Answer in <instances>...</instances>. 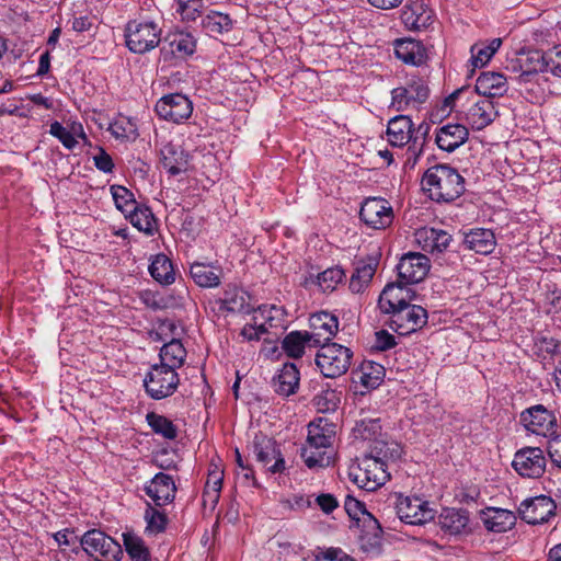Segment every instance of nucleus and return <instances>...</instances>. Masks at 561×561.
Instances as JSON below:
<instances>
[{"label": "nucleus", "instance_id": "obj_51", "mask_svg": "<svg viewBox=\"0 0 561 561\" xmlns=\"http://www.w3.org/2000/svg\"><path fill=\"white\" fill-rule=\"evenodd\" d=\"M254 316L262 320L260 323H265L267 330L271 328H283L284 310L280 307L274 305L262 306L255 311Z\"/></svg>", "mask_w": 561, "mask_h": 561}, {"label": "nucleus", "instance_id": "obj_47", "mask_svg": "<svg viewBox=\"0 0 561 561\" xmlns=\"http://www.w3.org/2000/svg\"><path fill=\"white\" fill-rule=\"evenodd\" d=\"M146 420L151 430L163 438L174 439L178 436L176 426L168 417L154 412H149L146 415Z\"/></svg>", "mask_w": 561, "mask_h": 561}, {"label": "nucleus", "instance_id": "obj_45", "mask_svg": "<svg viewBox=\"0 0 561 561\" xmlns=\"http://www.w3.org/2000/svg\"><path fill=\"white\" fill-rule=\"evenodd\" d=\"M376 263H359L350 279V289L353 293H362L373 279L376 272Z\"/></svg>", "mask_w": 561, "mask_h": 561}, {"label": "nucleus", "instance_id": "obj_27", "mask_svg": "<svg viewBox=\"0 0 561 561\" xmlns=\"http://www.w3.org/2000/svg\"><path fill=\"white\" fill-rule=\"evenodd\" d=\"M161 163L169 174L179 175L190 169V154L181 146L169 142L161 149Z\"/></svg>", "mask_w": 561, "mask_h": 561}, {"label": "nucleus", "instance_id": "obj_22", "mask_svg": "<svg viewBox=\"0 0 561 561\" xmlns=\"http://www.w3.org/2000/svg\"><path fill=\"white\" fill-rule=\"evenodd\" d=\"M508 90L507 79L501 72L483 71L476 80L472 91L483 99L492 100L503 96Z\"/></svg>", "mask_w": 561, "mask_h": 561}, {"label": "nucleus", "instance_id": "obj_61", "mask_svg": "<svg viewBox=\"0 0 561 561\" xmlns=\"http://www.w3.org/2000/svg\"><path fill=\"white\" fill-rule=\"evenodd\" d=\"M314 503L324 514L332 513L339 506L336 497L330 493H321L314 497Z\"/></svg>", "mask_w": 561, "mask_h": 561}, {"label": "nucleus", "instance_id": "obj_18", "mask_svg": "<svg viewBox=\"0 0 561 561\" xmlns=\"http://www.w3.org/2000/svg\"><path fill=\"white\" fill-rule=\"evenodd\" d=\"M556 504L546 495L536 496L523 501L518 513L526 523L537 525L547 522L554 515Z\"/></svg>", "mask_w": 561, "mask_h": 561}, {"label": "nucleus", "instance_id": "obj_48", "mask_svg": "<svg viewBox=\"0 0 561 561\" xmlns=\"http://www.w3.org/2000/svg\"><path fill=\"white\" fill-rule=\"evenodd\" d=\"M108 130L116 139H136L138 136L136 123L127 117L119 115L113 123L110 124Z\"/></svg>", "mask_w": 561, "mask_h": 561}, {"label": "nucleus", "instance_id": "obj_33", "mask_svg": "<svg viewBox=\"0 0 561 561\" xmlns=\"http://www.w3.org/2000/svg\"><path fill=\"white\" fill-rule=\"evenodd\" d=\"M518 91L525 94L530 102H539L543 98V81H547L540 73H517L514 77Z\"/></svg>", "mask_w": 561, "mask_h": 561}, {"label": "nucleus", "instance_id": "obj_14", "mask_svg": "<svg viewBox=\"0 0 561 561\" xmlns=\"http://www.w3.org/2000/svg\"><path fill=\"white\" fill-rule=\"evenodd\" d=\"M397 515L399 518L411 525H422L432 520L435 512L426 501L417 496L399 495L396 502Z\"/></svg>", "mask_w": 561, "mask_h": 561}, {"label": "nucleus", "instance_id": "obj_17", "mask_svg": "<svg viewBox=\"0 0 561 561\" xmlns=\"http://www.w3.org/2000/svg\"><path fill=\"white\" fill-rule=\"evenodd\" d=\"M430 268L428 257L417 252L404 254L397 265L399 279L408 285L422 282L430 272Z\"/></svg>", "mask_w": 561, "mask_h": 561}, {"label": "nucleus", "instance_id": "obj_8", "mask_svg": "<svg viewBox=\"0 0 561 561\" xmlns=\"http://www.w3.org/2000/svg\"><path fill=\"white\" fill-rule=\"evenodd\" d=\"M428 95L430 89L426 82L421 78H411L404 87H398L391 91V107L397 112L417 110L426 102Z\"/></svg>", "mask_w": 561, "mask_h": 561}, {"label": "nucleus", "instance_id": "obj_28", "mask_svg": "<svg viewBox=\"0 0 561 561\" xmlns=\"http://www.w3.org/2000/svg\"><path fill=\"white\" fill-rule=\"evenodd\" d=\"M469 137L468 128L461 124H447L436 131L435 141L439 149L453 152L463 145Z\"/></svg>", "mask_w": 561, "mask_h": 561}, {"label": "nucleus", "instance_id": "obj_9", "mask_svg": "<svg viewBox=\"0 0 561 561\" xmlns=\"http://www.w3.org/2000/svg\"><path fill=\"white\" fill-rule=\"evenodd\" d=\"M520 422L528 432L547 437L558 434V421L554 413L542 404L533 405L520 413Z\"/></svg>", "mask_w": 561, "mask_h": 561}, {"label": "nucleus", "instance_id": "obj_49", "mask_svg": "<svg viewBox=\"0 0 561 561\" xmlns=\"http://www.w3.org/2000/svg\"><path fill=\"white\" fill-rule=\"evenodd\" d=\"M111 194L114 199L116 208L125 216L137 207L138 203L135 199L134 193L122 185H112Z\"/></svg>", "mask_w": 561, "mask_h": 561}, {"label": "nucleus", "instance_id": "obj_55", "mask_svg": "<svg viewBox=\"0 0 561 561\" xmlns=\"http://www.w3.org/2000/svg\"><path fill=\"white\" fill-rule=\"evenodd\" d=\"M312 402L319 412L325 413L336 409L339 397L334 390L328 389L314 396Z\"/></svg>", "mask_w": 561, "mask_h": 561}, {"label": "nucleus", "instance_id": "obj_30", "mask_svg": "<svg viewBox=\"0 0 561 561\" xmlns=\"http://www.w3.org/2000/svg\"><path fill=\"white\" fill-rule=\"evenodd\" d=\"M546 51L533 49L520 51L512 61V71L516 73H542L546 72Z\"/></svg>", "mask_w": 561, "mask_h": 561}, {"label": "nucleus", "instance_id": "obj_23", "mask_svg": "<svg viewBox=\"0 0 561 561\" xmlns=\"http://www.w3.org/2000/svg\"><path fill=\"white\" fill-rule=\"evenodd\" d=\"M190 275L194 283L202 288H217L224 276L222 267L217 263L193 262Z\"/></svg>", "mask_w": 561, "mask_h": 561}, {"label": "nucleus", "instance_id": "obj_41", "mask_svg": "<svg viewBox=\"0 0 561 561\" xmlns=\"http://www.w3.org/2000/svg\"><path fill=\"white\" fill-rule=\"evenodd\" d=\"M430 126L427 124H421L417 127L416 133H422V137L417 135L414 136L413 140L408 144L407 151L404 153V168L414 169L417 164L420 158L423 154L424 146L426 144V135L428 133Z\"/></svg>", "mask_w": 561, "mask_h": 561}, {"label": "nucleus", "instance_id": "obj_46", "mask_svg": "<svg viewBox=\"0 0 561 561\" xmlns=\"http://www.w3.org/2000/svg\"><path fill=\"white\" fill-rule=\"evenodd\" d=\"M202 25L209 34H222L231 30L232 20L226 13L210 11L203 18Z\"/></svg>", "mask_w": 561, "mask_h": 561}, {"label": "nucleus", "instance_id": "obj_56", "mask_svg": "<svg viewBox=\"0 0 561 561\" xmlns=\"http://www.w3.org/2000/svg\"><path fill=\"white\" fill-rule=\"evenodd\" d=\"M344 508L352 519L359 520L360 516H367L371 522L377 524V520L373 517V515L366 511L364 503L351 495L346 496Z\"/></svg>", "mask_w": 561, "mask_h": 561}, {"label": "nucleus", "instance_id": "obj_37", "mask_svg": "<svg viewBox=\"0 0 561 561\" xmlns=\"http://www.w3.org/2000/svg\"><path fill=\"white\" fill-rule=\"evenodd\" d=\"M159 357L160 364L176 370L184 364L186 350L180 340L172 339L161 347Z\"/></svg>", "mask_w": 561, "mask_h": 561}, {"label": "nucleus", "instance_id": "obj_13", "mask_svg": "<svg viewBox=\"0 0 561 561\" xmlns=\"http://www.w3.org/2000/svg\"><path fill=\"white\" fill-rule=\"evenodd\" d=\"M154 110L160 118L180 124L191 117L193 104L186 95L172 93L162 96L157 102Z\"/></svg>", "mask_w": 561, "mask_h": 561}, {"label": "nucleus", "instance_id": "obj_64", "mask_svg": "<svg viewBox=\"0 0 561 561\" xmlns=\"http://www.w3.org/2000/svg\"><path fill=\"white\" fill-rule=\"evenodd\" d=\"M548 454L551 461L559 468H561V435H553L551 439L548 440Z\"/></svg>", "mask_w": 561, "mask_h": 561}, {"label": "nucleus", "instance_id": "obj_19", "mask_svg": "<svg viewBox=\"0 0 561 561\" xmlns=\"http://www.w3.org/2000/svg\"><path fill=\"white\" fill-rule=\"evenodd\" d=\"M309 336H311L313 346H321L328 344L337 333L339 320L337 318L328 312L321 311L310 317Z\"/></svg>", "mask_w": 561, "mask_h": 561}, {"label": "nucleus", "instance_id": "obj_12", "mask_svg": "<svg viewBox=\"0 0 561 561\" xmlns=\"http://www.w3.org/2000/svg\"><path fill=\"white\" fill-rule=\"evenodd\" d=\"M512 466L519 476L537 479L545 473L547 459L541 448L524 447L515 453Z\"/></svg>", "mask_w": 561, "mask_h": 561}, {"label": "nucleus", "instance_id": "obj_50", "mask_svg": "<svg viewBox=\"0 0 561 561\" xmlns=\"http://www.w3.org/2000/svg\"><path fill=\"white\" fill-rule=\"evenodd\" d=\"M144 518L146 520V533L157 535L165 529L168 518L165 513L158 511L150 503L147 504Z\"/></svg>", "mask_w": 561, "mask_h": 561}, {"label": "nucleus", "instance_id": "obj_5", "mask_svg": "<svg viewBox=\"0 0 561 561\" xmlns=\"http://www.w3.org/2000/svg\"><path fill=\"white\" fill-rule=\"evenodd\" d=\"M180 377L176 370L162 364H154L144 378L146 393L153 400L171 397L178 389Z\"/></svg>", "mask_w": 561, "mask_h": 561}, {"label": "nucleus", "instance_id": "obj_4", "mask_svg": "<svg viewBox=\"0 0 561 561\" xmlns=\"http://www.w3.org/2000/svg\"><path fill=\"white\" fill-rule=\"evenodd\" d=\"M126 45L135 54H145L156 48L161 41V27L146 20H134L125 28Z\"/></svg>", "mask_w": 561, "mask_h": 561}, {"label": "nucleus", "instance_id": "obj_63", "mask_svg": "<svg viewBox=\"0 0 561 561\" xmlns=\"http://www.w3.org/2000/svg\"><path fill=\"white\" fill-rule=\"evenodd\" d=\"M356 430L360 437L364 439L370 438V435L376 434L380 430L378 420H362L357 422Z\"/></svg>", "mask_w": 561, "mask_h": 561}, {"label": "nucleus", "instance_id": "obj_52", "mask_svg": "<svg viewBox=\"0 0 561 561\" xmlns=\"http://www.w3.org/2000/svg\"><path fill=\"white\" fill-rule=\"evenodd\" d=\"M383 375L381 365L368 363L362 367L360 383L367 389H376L381 383Z\"/></svg>", "mask_w": 561, "mask_h": 561}, {"label": "nucleus", "instance_id": "obj_6", "mask_svg": "<svg viewBox=\"0 0 561 561\" xmlns=\"http://www.w3.org/2000/svg\"><path fill=\"white\" fill-rule=\"evenodd\" d=\"M353 481L366 491H375L390 478L387 463L379 457L365 456L350 473Z\"/></svg>", "mask_w": 561, "mask_h": 561}, {"label": "nucleus", "instance_id": "obj_44", "mask_svg": "<svg viewBox=\"0 0 561 561\" xmlns=\"http://www.w3.org/2000/svg\"><path fill=\"white\" fill-rule=\"evenodd\" d=\"M331 448L319 446H302L300 456L306 466L310 469L316 467H327L331 462Z\"/></svg>", "mask_w": 561, "mask_h": 561}, {"label": "nucleus", "instance_id": "obj_58", "mask_svg": "<svg viewBox=\"0 0 561 561\" xmlns=\"http://www.w3.org/2000/svg\"><path fill=\"white\" fill-rule=\"evenodd\" d=\"M49 134L57 138L62 146L69 150L73 149L78 144V140L71 136L68 128L57 121L50 124Z\"/></svg>", "mask_w": 561, "mask_h": 561}, {"label": "nucleus", "instance_id": "obj_29", "mask_svg": "<svg viewBox=\"0 0 561 561\" xmlns=\"http://www.w3.org/2000/svg\"><path fill=\"white\" fill-rule=\"evenodd\" d=\"M335 425L325 417H318L308 425V436L304 446L331 448L335 437Z\"/></svg>", "mask_w": 561, "mask_h": 561}, {"label": "nucleus", "instance_id": "obj_57", "mask_svg": "<svg viewBox=\"0 0 561 561\" xmlns=\"http://www.w3.org/2000/svg\"><path fill=\"white\" fill-rule=\"evenodd\" d=\"M546 72L561 79V45H556L546 51Z\"/></svg>", "mask_w": 561, "mask_h": 561}, {"label": "nucleus", "instance_id": "obj_32", "mask_svg": "<svg viewBox=\"0 0 561 561\" xmlns=\"http://www.w3.org/2000/svg\"><path fill=\"white\" fill-rule=\"evenodd\" d=\"M394 54L398 59L412 66H420L426 59L425 47L414 39H397L394 43Z\"/></svg>", "mask_w": 561, "mask_h": 561}, {"label": "nucleus", "instance_id": "obj_7", "mask_svg": "<svg viewBox=\"0 0 561 561\" xmlns=\"http://www.w3.org/2000/svg\"><path fill=\"white\" fill-rule=\"evenodd\" d=\"M80 545L96 561H118L123 556L121 545L100 529L85 531Z\"/></svg>", "mask_w": 561, "mask_h": 561}, {"label": "nucleus", "instance_id": "obj_60", "mask_svg": "<svg viewBox=\"0 0 561 561\" xmlns=\"http://www.w3.org/2000/svg\"><path fill=\"white\" fill-rule=\"evenodd\" d=\"M471 61L473 67H483L494 55L495 48L493 47H478L473 46Z\"/></svg>", "mask_w": 561, "mask_h": 561}, {"label": "nucleus", "instance_id": "obj_20", "mask_svg": "<svg viewBox=\"0 0 561 561\" xmlns=\"http://www.w3.org/2000/svg\"><path fill=\"white\" fill-rule=\"evenodd\" d=\"M401 21L408 30L420 31L434 22V13L423 0H409L401 11Z\"/></svg>", "mask_w": 561, "mask_h": 561}, {"label": "nucleus", "instance_id": "obj_21", "mask_svg": "<svg viewBox=\"0 0 561 561\" xmlns=\"http://www.w3.org/2000/svg\"><path fill=\"white\" fill-rule=\"evenodd\" d=\"M145 492L156 506H164L173 502L176 486L171 476L159 472L145 485Z\"/></svg>", "mask_w": 561, "mask_h": 561}, {"label": "nucleus", "instance_id": "obj_16", "mask_svg": "<svg viewBox=\"0 0 561 561\" xmlns=\"http://www.w3.org/2000/svg\"><path fill=\"white\" fill-rule=\"evenodd\" d=\"M360 219L374 229H385L393 220V209L388 201L380 197H369L362 204Z\"/></svg>", "mask_w": 561, "mask_h": 561}, {"label": "nucleus", "instance_id": "obj_10", "mask_svg": "<svg viewBox=\"0 0 561 561\" xmlns=\"http://www.w3.org/2000/svg\"><path fill=\"white\" fill-rule=\"evenodd\" d=\"M427 319L426 309L410 302L390 316L389 327L400 335H408L422 329Z\"/></svg>", "mask_w": 561, "mask_h": 561}, {"label": "nucleus", "instance_id": "obj_59", "mask_svg": "<svg viewBox=\"0 0 561 561\" xmlns=\"http://www.w3.org/2000/svg\"><path fill=\"white\" fill-rule=\"evenodd\" d=\"M254 324H245L241 330V335L247 341H259L261 336L267 333L265 323H259V317H253Z\"/></svg>", "mask_w": 561, "mask_h": 561}, {"label": "nucleus", "instance_id": "obj_54", "mask_svg": "<svg viewBox=\"0 0 561 561\" xmlns=\"http://www.w3.org/2000/svg\"><path fill=\"white\" fill-rule=\"evenodd\" d=\"M203 8V0H176L175 11L183 21H195L199 16Z\"/></svg>", "mask_w": 561, "mask_h": 561}, {"label": "nucleus", "instance_id": "obj_26", "mask_svg": "<svg viewBox=\"0 0 561 561\" xmlns=\"http://www.w3.org/2000/svg\"><path fill=\"white\" fill-rule=\"evenodd\" d=\"M415 242L426 252H443L451 241V236L442 229L423 227L414 233Z\"/></svg>", "mask_w": 561, "mask_h": 561}, {"label": "nucleus", "instance_id": "obj_40", "mask_svg": "<svg viewBox=\"0 0 561 561\" xmlns=\"http://www.w3.org/2000/svg\"><path fill=\"white\" fill-rule=\"evenodd\" d=\"M515 516L512 512L502 508H490L483 519L488 530L504 533L514 525Z\"/></svg>", "mask_w": 561, "mask_h": 561}, {"label": "nucleus", "instance_id": "obj_25", "mask_svg": "<svg viewBox=\"0 0 561 561\" xmlns=\"http://www.w3.org/2000/svg\"><path fill=\"white\" fill-rule=\"evenodd\" d=\"M442 531L448 536H459L469 533V515L465 510L443 508L438 516Z\"/></svg>", "mask_w": 561, "mask_h": 561}, {"label": "nucleus", "instance_id": "obj_38", "mask_svg": "<svg viewBox=\"0 0 561 561\" xmlns=\"http://www.w3.org/2000/svg\"><path fill=\"white\" fill-rule=\"evenodd\" d=\"M149 273L161 285H171L175 282V272L172 262L164 254H158L149 265Z\"/></svg>", "mask_w": 561, "mask_h": 561}, {"label": "nucleus", "instance_id": "obj_24", "mask_svg": "<svg viewBox=\"0 0 561 561\" xmlns=\"http://www.w3.org/2000/svg\"><path fill=\"white\" fill-rule=\"evenodd\" d=\"M414 125L407 115H398L388 122L387 141L392 147L402 148L413 140Z\"/></svg>", "mask_w": 561, "mask_h": 561}, {"label": "nucleus", "instance_id": "obj_39", "mask_svg": "<svg viewBox=\"0 0 561 561\" xmlns=\"http://www.w3.org/2000/svg\"><path fill=\"white\" fill-rule=\"evenodd\" d=\"M129 222L139 231L152 236L157 229V221L149 207L137 205L125 216Z\"/></svg>", "mask_w": 561, "mask_h": 561}, {"label": "nucleus", "instance_id": "obj_34", "mask_svg": "<svg viewBox=\"0 0 561 561\" xmlns=\"http://www.w3.org/2000/svg\"><path fill=\"white\" fill-rule=\"evenodd\" d=\"M465 245L477 253L489 254L495 248V237L490 229H473L466 233Z\"/></svg>", "mask_w": 561, "mask_h": 561}, {"label": "nucleus", "instance_id": "obj_3", "mask_svg": "<svg viewBox=\"0 0 561 561\" xmlns=\"http://www.w3.org/2000/svg\"><path fill=\"white\" fill-rule=\"evenodd\" d=\"M353 352L341 344L328 343L320 346L316 355V364L327 378L344 375L352 363Z\"/></svg>", "mask_w": 561, "mask_h": 561}, {"label": "nucleus", "instance_id": "obj_15", "mask_svg": "<svg viewBox=\"0 0 561 561\" xmlns=\"http://www.w3.org/2000/svg\"><path fill=\"white\" fill-rule=\"evenodd\" d=\"M416 293L402 280L386 285L378 299V307L385 314H392L397 309L413 302Z\"/></svg>", "mask_w": 561, "mask_h": 561}, {"label": "nucleus", "instance_id": "obj_43", "mask_svg": "<svg viewBox=\"0 0 561 561\" xmlns=\"http://www.w3.org/2000/svg\"><path fill=\"white\" fill-rule=\"evenodd\" d=\"M123 541L131 561H149L150 551L142 538L131 533L123 534Z\"/></svg>", "mask_w": 561, "mask_h": 561}, {"label": "nucleus", "instance_id": "obj_53", "mask_svg": "<svg viewBox=\"0 0 561 561\" xmlns=\"http://www.w3.org/2000/svg\"><path fill=\"white\" fill-rule=\"evenodd\" d=\"M345 274L341 267H330L318 275V285L323 293L333 291Z\"/></svg>", "mask_w": 561, "mask_h": 561}, {"label": "nucleus", "instance_id": "obj_11", "mask_svg": "<svg viewBox=\"0 0 561 561\" xmlns=\"http://www.w3.org/2000/svg\"><path fill=\"white\" fill-rule=\"evenodd\" d=\"M252 451L256 461L272 473L285 470V460L276 442L266 435L257 434L252 443Z\"/></svg>", "mask_w": 561, "mask_h": 561}, {"label": "nucleus", "instance_id": "obj_36", "mask_svg": "<svg viewBox=\"0 0 561 561\" xmlns=\"http://www.w3.org/2000/svg\"><path fill=\"white\" fill-rule=\"evenodd\" d=\"M248 299L249 297L243 290L233 287L226 289L225 297L219 299L217 302L219 305V310L232 313H250L252 309Z\"/></svg>", "mask_w": 561, "mask_h": 561}, {"label": "nucleus", "instance_id": "obj_35", "mask_svg": "<svg viewBox=\"0 0 561 561\" xmlns=\"http://www.w3.org/2000/svg\"><path fill=\"white\" fill-rule=\"evenodd\" d=\"M307 346H313L308 331H291L282 341V348L291 358H300Z\"/></svg>", "mask_w": 561, "mask_h": 561}, {"label": "nucleus", "instance_id": "obj_42", "mask_svg": "<svg viewBox=\"0 0 561 561\" xmlns=\"http://www.w3.org/2000/svg\"><path fill=\"white\" fill-rule=\"evenodd\" d=\"M165 42H168L171 53L181 58L192 55L196 48L194 37L184 32H176L168 35Z\"/></svg>", "mask_w": 561, "mask_h": 561}, {"label": "nucleus", "instance_id": "obj_31", "mask_svg": "<svg viewBox=\"0 0 561 561\" xmlns=\"http://www.w3.org/2000/svg\"><path fill=\"white\" fill-rule=\"evenodd\" d=\"M299 370L293 363H286L273 378V388L276 393L283 397L294 394L299 386Z\"/></svg>", "mask_w": 561, "mask_h": 561}, {"label": "nucleus", "instance_id": "obj_1", "mask_svg": "<svg viewBox=\"0 0 561 561\" xmlns=\"http://www.w3.org/2000/svg\"><path fill=\"white\" fill-rule=\"evenodd\" d=\"M447 106L459 107L463 113L466 123L474 130H482L497 117L493 100L479 96L469 87L454 91L446 100Z\"/></svg>", "mask_w": 561, "mask_h": 561}, {"label": "nucleus", "instance_id": "obj_62", "mask_svg": "<svg viewBox=\"0 0 561 561\" xmlns=\"http://www.w3.org/2000/svg\"><path fill=\"white\" fill-rule=\"evenodd\" d=\"M93 161L96 169L104 173H111L114 169L111 156L103 148H99V153L93 157Z\"/></svg>", "mask_w": 561, "mask_h": 561}, {"label": "nucleus", "instance_id": "obj_2", "mask_svg": "<svg viewBox=\"0 0 561 561\" xmlns=\"http://www.w3.org/2000/svg\"><path fill=\"white\" fill-rule=\"evenodd\" d=\"M422 187L432 201L450 203L465 192V179L447 164L428 168L422 178Z\"/></svg>", "mask_w": 561, "mask_h": 561}]
</instances>
